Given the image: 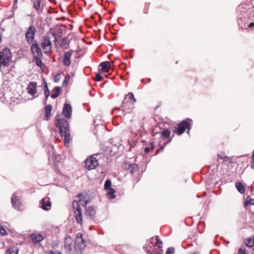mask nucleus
<instances>
[{"label": "nucleus", "mask_w": 254, "mask_h": 254, "mask_svg": "<svg viewBox=\"0 0 254 254\" xmlns=\"http://www.w3.org/2000/svg\"><path fill=\"white\" fill-rule=\"evenodd\" d=\"M55 126L60 130L61 136H64V143H68L70 139L69 124L62 114H58L56 116Z\"/></svg>", "instance_id": "1"}, {"label": "nucleus", "mask_w": 254, "mask_h": 254, "mask_svg": "<svg viewBox=\"0 0 254 254\" xmlns=\"http://www.w3.org/2000/svg\"><path fill=\"white\" fill-rule=\"evenodd\" d=\"M135 102L136 99L132 93L129 92L127 95H126L122 106L123 109V112L125 113V114L131 112L132 109L133 104Z\"/></svg>", "instance_id": "2"}, {"label": "nucleus", "mask_w": 254, "mask_h": 254, "mask_svg": "<svg viewBox=\"0 0 254 254\" xmlns=\"http://www.w3.org/2000/svg\"><path fill=\"white\" fill-rule=\"evenodd\" d=\"M190 121H191V120L189 118L183 120L178 124V128L174 130V132H176L178 135H181L184 132L186 129H187V133H189L190 129Z\"/></svg>", "instance_id": "3"}, {"label": "nucleus", "mask_w": 254, "mask_h": 254, "mask_svg": "<svg viewBox=\"0 0 254 254\" xmlns=\"http://www.w3.org/2000/svg\"><path fill=\"white\" fill-rule=\"evenodd\" d=\"M98 155L94 154L87 158L85 161V167L88 170L95 169L99 165L97 158Z\"/></svg>", "instance_id": "4"}, {"label": "nucleus", "mask_w": 254, "mask_h": 254, "mask_svg": "<svg viewBox=\"0 0 254 254\" xmlns=\"http://www.w3.org/2000/svg\"><path fill=\"white\" fill-rule=\"evenodd\" d=\"M72 207L75 218L77 223H79V194L74 197V199L72 202Z\"/></svg>", "instance_id": "5"}, {"label": "nucleus", "mask_w": 254, "mask_h": 254, "mask_svg": "<svg viewBox=\"0 0 254 254\" xmlns=\"http://www.w3.org/2000/svg\"><path fill=\"white\" fill-rule=\"evenodd\" d=\"M42 47L45 53H49L52 48V43L50 40V38L46 37L44 38L43 41L42 43Z\"/></svg>", "instance_id": "6"}, {"label": "nucleus", "mask_w": 254, "mask_h": 254, "mask_svg": "<svg viewBox=\"0 0 254 254\" xmlns=\"http://www.w3.org/2000/svg\"><path fill=\"white\" fill-rule=\"evenodd\" d=\"M31 51L34 55V58H38L42 55L41 50L39 47L37 41H34L31 47Z\"/></svg>", "instance_id": "7"}, {"label": "nucleus", "mask_w": 254, "mask_h": 254, "mask_svg": "<svg viewBox=\"0 0 254 254\" xmlns=\"http://www.w3.org/2000/svg\"><path fill=\"white\" fill-rule=\"evenodd\" d=\"M63 114L64 115V117L67 119H69L71 118L72 109L71 106L69 104H64L63 109Z\"/></svg>", "instance_id": "8"}, {"label": "nucleus", "mask_w": 254, "mask_h": 254, "mask_svg": "<svg viewBox=\"0 0 254 254\" xmlns=\"http://www.w3.org/2000/svg\"><path fill=\"white\" fill-rule=\"evenodd\" d=\"M37 83L35 81L30 82L27 88V92L31 95L34 96L37 93Z\"/></svg>", "instance_id": "9"}, {"label": "nucleus", "mask_w": 254, "mask_h": 254, "mask_svg": "<svg viewBox=\"0 0 254 254\" xmlns=\"http://www.w3.org/2000/svg\"><path fill=\"white\" fill-rule=\"evenodd\" d=\"M41 207L44 210H49L51 207V201L47 198H43L40 201Z\"/></svg>", "instance_id": "10"}, {"label": "nucleus", "mask_w": 254, "mask_h": 254, "mask_svg": "<svg viewBox=\"0 0 254 254\" xmlns=\"http://www.w3.org/2000/svg\"><path fill=\"white\" fill-rule=\"evenodd\" d=\"M124 167L129 171L131 174L133 175L138 170V166L134 163L126 164L124 165Z\"/></svg>", "instance_id": "11"}, {"label": "nucleus", "mask_w": 254, "mask_h": 254, "mask_svg": "<svg viewBox=\"0 0 254 254\" xmlns=\"http://www.w3.org/2000/svg\"><path fill=\"white\" fill-rule=\"evenodd\" d=\"M11 203L15 208H19L20 205V199L16 195V193L13 194L11 197Z\"/></svg>", "instance_id": "12"}, {"label": "nucleus", "mask_w": 254, "mask_h": 254, "mask_svg": "<svg viewBox=\"0 0 254 254\" xmlns=\"http://www.w3.org/2000/svg\"><path fill=\"white\" fill-rule=\"evenodd\" d=\"M72 53L70 52H65L64 54L63 63L64 65L68 66L70 64V58Z\"/></svg>", "instance_id": "13"}, {"label": "nucleus", "mask_w": 254, "mask_h": 254, "mask_svg": "<svg viewBox=\"0 0 254 254\" xmlns=\"http://www.w3.org/2000/svg\"><path fill=\"white\" fill-rule=\"evenodd\" d=\"M100 65L101 67V71L105 72L109 71L111 67L110 62L107 61L101 63Z\"/></svg>", "instance_id": "14"}, {"label": "nucleus", "mask_w": 254, "mask_h": 254, "mask_svg": "<svg viewBox=\"0 0 254 254\" xmlns=\"http://www.w3.org/2000/svg\"><path fill=\"white\" fill-rule=\"evenodd\" d=\"M85 213L87 216L92 218L95 215L96 210L93 206H89L86 209Z\"/></svg>", "instance_id": "15"}, {"label": "nucleus", "mask_w": 254, "mask_h": 254, "mask_svg": "<svg viewBox=\"0 0 254 254\" xmlns=\"http://www.w3.org/2000/svg\"><path fill=\"white\" fill-rule=\"evenodd\" d=\"M31 238L34 243H39L43 239V237L40 234H32Z\"/></svg>", "instance_id": "16"}, {"label": "nucleus", "mask_w": 254, "mask_h": 254, "mask_svg": "<svg viewBox=\"0 0 254 254\" xmlns=\"http://www.w3.org/2000/svg\"><path fill=\"white\" fill-rule=\"evenodd\" d=\"M235 186L238 191L241 193L243 194L245 192V188L242 183L237 182Z\"/></svg>", "instance_id": "17"}, {"label": "nucleus", "mask_w": 254, "mask_h": 254, "mask_svg": "<svg viewBox=\"0 0 254 254\" xmlns=\"http://www.w3.org/2000/svg\"><path fill=\"white\" fill-rule=\"evenodd\" d=\"M61 91V88L59 86H56L53 90V92L54 94L51 95V97L53 99L57 98L60 95V92Z\"/></svg>", "instance_id": "18"}, {"label": "nucleus", "mask_w": 254, "mask_h": 254, "mask_svg": "<svg viewBox=\"0 0 254 254\" xmlns=\"http://www.w3.org/2000/svg\"><path fill=\"white\" fill-rule=\"evenodd\" d=\"M52 109V106L51 105H48L46 106L45 108L46 110V116L47 118L46 120L48 121L49 120V118L51 116V111Z\"/></svg>", "instance_id": "19"}, {"label": "nucleus", "mask_w": 254, "mask_h": 254, "mask_svg": "<svg viewBox=\"0 0 254 254\" xmlns=\"http://www.w3.org/2000/svg\"><path fill=\"white\" fill-rule=\"evenodd\" d=\"M244 205L245 206H247L250 205H254V199L252 198L249 195L247 196L246 198Z\"/></svg>", "instance_id": "20"}, {"label": "nucleus", "mask_w": 254, "mask_h": 254, "mask_svg": "<svg viewBox=\"0 0 254 254\" xmlns=\"http://www.w3.org/2000/svg\"><path fill=\"white\" fill-rule=\"evenodd\" d=\"M90 198L88 196H84L82 197V194L80 193V201H82V202L81 204L83 206H85L86 205L87 203L90 201Z\"/></svg>", "instance_id": "21"}, {"label": "nucleus", "mask_w": 254, "mask_h": 254, "mask_svg": "<svg viewBox=\"0 0 254 254\" xmlns=\"http://www.w3.org/2000/svg\"><path fill=\"white\" fill-rule=\"evenodd\" d=\"M78 235L79 233L77 234L75 242H74V251L76 252L77 254H78V251H79V243L78 242Z\"/></svg>", "instance_id": "22"}, {"label": "nucleus", "mask_w": 254, "mask_h": 254, "mask_svg": "<svg viewBox=\"0 0 254 254\" xmlns=\"http://www.w3.org/2000/svg\"><path fill=\"white\" fill-rule=\"evenodd\" d=\"M50 91L48 88L47 82L44 81V93L45 95V101H46L50 95Z\"/></svg>", "instance_id": "23"}, {"label": "nucleus", "mask_w": 254, "mask_h": 254, "mask_svg": "<svg viewBox=\"0 0 254 254\" xmlns=\"http://www.w3.org/2000/svg\"><path fill=\"white\" fill-rule=\"evenodd\" d=\"M35 33H25V36L27 41L29 43L32 42L34 38Z\"/></svg>", "instance_id": "24"}, {"label": "nucleus", "mask_w": 254, "mask_h": 254, "mask_svg": "<svg viewBox=\"0 0 254 254\" xmlns=\"http://www.w3.org/2000/svg\"><path fill=\"white\" fill-rule=\"evenodd\" d=\"M245 244L248 247H253L254 245V239L251 238H248L246 241Z\"/></svg>", "instance_id": "25"}, {"label": "nucleus", "mask_w": 254, "mask_h": 254, "mask_svg": "<svg viewBox=\"0 0 254 254\" xmlns=\"http://www.w3.org/2000/svg\"><path fill=\"white\" fill-rule=\"evenodd\" d=\"M18 250L17 248L12 247L6 251V254H18Z\"/></svg>", "instance_id": "26"}, {"label": "nucleus", "mask_w": 254, "mask_h": 254, "mask_svg": "<svg viewBox=\"0 0 254 254\" xmlns=\"http://www.w3.org/2000/svg\"><path fill=\"white\" fill-rule=\"evenodd\" d=\"M41 0H33V7L37 10H39L40 8Z\"/></svg>", "instance_id": "27"}, {"label": "nucleus", "mask_w": 254, "mask_h": 254, "mask_svg": "<svg viewBox=\"0 0 254 254\" xmlns=\"http://www.w3.org/2000/svg\"><path fill=\"white\" fill-rule=\"evenodd\" d=\"M71 241V238H66V240H65V245H64V248L68 250V251H70L71 250V247L70 246V244H68V243H70Z\"/></svg>", "instance_id": "28"}, {"label": "nucleus", "mask_w": 254, "mask_h": 254, "mask_svg": "<svg viewBox=\"0 0 254 254\" xmlns=\"http://www.w3.org/2000/svg\"><path fill=\"white\" fill-rule=\"evenodd\" d=\"M111 181L109 180H107L105 183L104 189L106 190H108L111 189Z\"/></svg>", "instance_id": "29"}, {"label": "nucleus", "mask_w": 254, "mask_h": 254, "mask_svg": "<svg viewBox=\"0 0 254 254\" xmlns=\"http://www.w3.org/2000/svg\"><path fill=\"white\" fill-rule=\"evenodd\" d=\"M170 135V131L168 130L163 131L161 134V136L163 138H167L169 137Z\"/></svg>", "instance_id": "30"}, {"label": "nucleus", "mask_w": 254, "mask_h": 254, "mask_svg": "<svg viewBox=\"0 0 254 254\" xmlns=\"http://www.w3.org/2000/svg\"><path fill=\"white\" fill-rule=\"evenodd\" d=\"M69 78H70L69 75H66V76L64 78V80L63 82V86H66L67 85L68 82L69 80Z\"/></svg>", "instance_id": "31"}, {"label": "nucleus", "mask_w": 254, "mask_h": 254, "mask_svg": "<svg viewBox=\"0 0 254 254\" xmlns=\"http://www.w3.org/2000/svg\"><path fill=\"white\" fill-rule=\"evenodd\" d=\"M162 244V242L160 240L159 237L158 236L156 237V242H155V245H158L159 248L161 247V245Z\"/></svg>", "instance_id": "32"}, {"label": "nucleus", "mask_w": 254, "mask_h": 254, "mask_svg": "<svg viewBox=\"0 0 254 254\" xmlns=\"http://www.w3.org/2000/svg\"><path fill=\"white\" fill-rule=\"evenodd\" d=\"M80 239H81V242H80V250H81L82 248L83 249L85 247L86 244H85V241L82 238V235L81 234H80Z\"/></svg>", "instance_id": "33"}, {"label": "nucleus", "mask_w": 254, "mask_h": 254, "mask_svg": "<svg viewBox=\"0 0 254 254\" xmlns=\"http://www.w3.org/2000/svg\"><path fill=\"white\" fill-rule=\"evenodd\" d=\"M110 190V191H109V192H108V194H109V195H111V198H115V196H115V195L114 194V193H115V190H114V189H112V188H111V189H110V190Z\"/></svg>", "instance_id": "34"}, {"label": "nucleus", "mask_w": 254, "mask_h": 254, "mask_svg": "<svg viewBox=\"0 0 254 254\" xmlns=\"http://www.w3.org/2000/svg\"><path fill=\"white\" fill-rule=\"evenodd\" d=\"M174 253H175L174 248L173 247H170L167 249L166 254H174Z\"/></svg>", "instance_id": "35"}, {"label": "nucleus", "mask_w": 254, "mask_h": 254, "mask_svg": "<svg viewBox=\"0 0 254 254\" xmlns=\"http://www.w3.org/2000/svg\"><path fill=\"white\" fill-rule=\"evenodd\" d=\"M96 80L98 81H102L103 80V77L101 75L100 73H99L98 72L96 73Z\"/></svg>", "instance_id": "36"}, {"label": "nucleus", "mask_w": 254, "mask_h": 254, "mask_svg": "<svg viewBox=\"0 0 254 254\" xmlns=\"http://www.w3.org/2000/svg\"><path fill=\"white\" fill-rule=\"evenodd\" d=\"M150 144H151V148H149V147L145 148V149H144L145 152L148 153L149 152L150 149L153 150L154 148V146L153 144H152V143H151Z\"/></svg>", "instance_id": "37"}, {"label": "nucleus", "mask_w": 254, "mask_h": 254, "mask_svg": "<svg viewBox=\"0 0 254 254\" xmlns=\"http://www.w3.org/2000/svg\"><path fill=\"white\" fill-rule=\"evenodd\" d=\"M238 254H246V249L244 248H240L239 250Z\"/></svg>", "instance_id": "38"}, {"label": "nucleus", "mask_w": 254, "mask_h": 254, "mask_svg": "<svg viewBox=\"0 0 254 254\" xmlns=\"http://www.w3.org/2000/svg\"><path fill=\"white\" fill-rule=\"evenodd\" d=\"M0 233L2 235H4L6 234L5 230L2 227H0Z\"/></svg>", "instance_id": "39"}, {"label": "nucleus", "mask_w": 254, "mask_h": 254, "mask_svg": "<svg viewBox=\"0 0 254 254\" xmlns=\"http://www.w3.org/2000/svg\"><path fill=\"white\" fill-rule=\"evenodd\" d=\"M35 28L33 26H30L27 32H35Z\"/></svg>", "instance_id": "40"}, {"label": "nucleus", "mask_w": 254, "mask_h": 254, "mask_svg": "<svg viewBox=\"0 0 254 254\" xmlns=\"http://www.w3.org/2000/svg\"><path fill=\"white\" fill-rule=\"evenodd\" d=\"M243 22V20L242 17H239V20L238 21V24L239 25H241L242 28H243V26L242 25V23Z\"/></svg>", "instance_id": "41"}, {"label": "nucleus", "mask_w": 254, "mask_h": 254, "mask_svg": "<svg viewBox=\"0 0 254 254\" xmlns=\"http://www.w3.org/2000/svg\"><path fill=\"white\" fill-rule=\"evenodd\" d=\"M36 64L38 65L39 66H40V64H42V61L41 60H40L38 58H36Z\"/></svg>", "instance_id": "42"}, {"label": "nucleus", "mask_w": 254, "mask_h": 254, "mask_svg": "<svg viewBox=\"0 0 254 254\" xmlns=\"http://www.w3.org/2000/svg\"><path fill=\"white\" fill-rule=\"evenodd\" d=\"M247 27L251 28L252 30H253V27H254V23H251L247 25Z\"/></svg>", "instance_id": "43"}, {"label": "nucleus", "mask_w": 254, "mask_h": 254, "mask_svg": "<svg viewBox=\"0 0 254 254\" xmlns=\"http://www.w3.org/2000/svg\"><path fill=\"white\" fill-rule=\"evenodd\" d=\"M50 254H62L58 251H56V252L51 251V253H50Z\"/></svg>", "instance_id": "44"}, {"label": "nucleus", "mask_w": 254, "mask_h": 254, "mask_svg": "<svg viewBox=\"0 0 254 254\" xmlns=\"http://www.w3.org/2000/svg\"><path fill=\"white\" fill-rule=\"evenodd\" d=\"M218 157L219 159H224V158H226V156H223V155H218Z\"/></svg>", "instance_id": "45"}, {"label": "nucleus", "mask_w": 254, "mask_h": 254, "mask_svg": "<svg viewBox=\"0 0 254 254\" xmlns=\"http://www.w3.org/2000/svg\"><path fill=\"white\" fill-rule=\"evenodd\" d=\"M65 27L64 26H62L61 28V31L60 32H63L64 31H65Z\"/></svg>", "instance_id": "46"}, {"label": "nucleus", "mask_w": 254, "mask_h": 254, "mask_svg": "<svg viewBox=\"0 0 254 254\" xmlns=\"http://www.w3.org/2000/svg\"><path fill=\"white\" fill-rule=\"evenodd\" d=\"M82 51H83V54L84 53H86V49H82V50H81V49H80V53H81V52H82Z\"/></svg>", "instance_id": "47"}, {"label": "nucleus", "mask_w": 254, "mask_h": 254, "mask_svg": "<svg viewBox=\"0 0 254 254\" xmlns=\"http://www.w3.org/2000/svg\"><path fill=\"white\" fill-rule=\"evenodd\" d=\"M251 168L253 169H254V162L253 160V162L251 165Z\"/></svg>", "instance_id": "48"}, {"label": "nucleus", "mask_w": 254, "mask_h": 254, "mask_svg": "<svg viewBox=\"0 0 254 254\" xmlns=\"http://www.w3.org/2000/svg\"><path fill=\"white\" fill-rule=\"evenodd\" d=\"M80 224H81V222H82L81 212H80Z\"/></svg>", "instance_id": "49"}, {"label": "nucleus", "mask_w": 254, "mask_h": 254, "mask_svg": "<svg viewBox=\"0 0 254 254\" xmlns=\"http://www.w3.org/2000/svg\"><path fill=\"white\" fill-rule=\"evenodd\" d=\"M1 41H2L1 35L0 34V42H1Z\"/></svg>", "instance_id": "50"}, {"label": "nucleus", "mask_w": 254, "mask_h": 254, "mask_svg": "<svg viewBox=\"0 0 254 254\" xmlns=\"http://www.w3.org/2000/svg\"><path fill=\"white\" fill-rule=\"evenodd\" d=\"M58 80H59V79H58V78H56L55 79V82H58Z\"/></svg>", "instance_id": "51"}, {"label": "nucleus", "mask_w": 254, "mask_h": 254, "mask_svg": "<svg viewBox=\"0 0 254 254\" xmlns=\"http://www.w3.org/2000/svg\"><path fill=\"white\" fill-rule=\"evenodd\" d=\"M65 40V39H63V42H62V44L63 45H65V44L64 43V41Z\"/></svg>", "instance_id": "52"}, {"label": "nucleus", "mask_w": 254, "mask_h": 254, "mask_svg": "<svg viewBox=\"0 0 254 254\" xmlns=\"http://www.w3.org/2000/svg\"><path fill=\"white\" fill-rule=\"evenodd\" d=\"M56 33H52V35L53 36H55L56 35H55Z\"/></svg>", "instance_id": "53"}, {"label": "nucleus", "mask_w": 254, "mask_h": 254, "mask_svg": "<svg viewBox=\"0 0 254 254\" xmlns=\"http://www.w3.org/2000/svg\"><path fill=\"white\" fill-rule=\"evenodd\" d=\"M69 26L70 27V28H69V30H71V27H72V26H71V25H70Z\"/></svg>", "instance_id": "54"}, {"label": "nucleus", "mask_w": 254, "mask_h": 254, "mask_svg": "<svg viewBox=\"0 0 254 254\" xmlns=\"http://www.w3.org/2000/svg\"><path fill=\"white\" fill-rule=\"evenodd\" d=\"M150 81H151V79H148V82H150Z\"/></svg>", "instance_id": "55"}, {"label": "nucleus", "mask_w": 254, "mask_h": 254, "mask_svg": "<svg viewBox=\"0 0 254 254\" xmlns=\"http://www.w3.org/2000/svg\"><path fill=\"white\" fill-rule=\"evenodd\" d=\"M160 149L163 150V147H160Z\"/></svg>", "instance_id": "56"}, {"label": "nucleus", "mask_w": 254, "mask_h": 254, "mask_svg": "<svg viewBox=\"0 0 254 254\" xmlns=\"http://www.w3.org/2000/svg\"><path fill=\"white\" fill-rule=\"evenodd\" d=\"M241 6V5H240L239 6V8H240Z\"/></svg>", "instance_id": "57"}]
</instances>
